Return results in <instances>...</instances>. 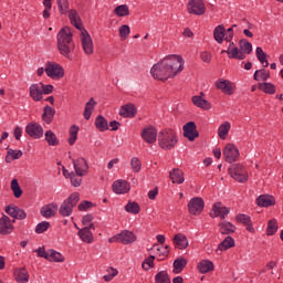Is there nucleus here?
Instances as JSON below:
<instances>
[{
    "label": "nucleus",
    "mask_w": 283,
    "mask_h": 283,
    "mask_svg": "<svg viewBox=\"0 0 283 283\" xmlns=\"http://www.w3.org/2000/svg\"><path fill=\"white\" fill-rule=\"evenodd\" d=\"M44 72L49 78H52L53 81H61L63 76H65V70L61 64L56 62H46Z\"/></svg>",
    "instance_id": "423d86ee"
},
{
    "label": "nucleus",
    "mask_w": 283,
    "mask_h": 283,
    "mask_svg": "<svg viewBox=\"0 0 283 283\" xmlns=\"http://www.w3.org/2000/svg\"><path fill=\"white\" fill-rule=\"evenodd\" d=\"M14 231V226L12 224V220L10 217L3 214L0 218V235H10Z\"/></svg>",
    "instance_id": "f3484780"
},
{
    "label": "nucleus",
    "mask_w": 283,
    "mask_h": 283,
    "mask_svg": "<svg viewBox=\"0 0 283 283\" xmlns=\"http://www.w3.org/2000/svg\"><path fill=\"white\" fill-rule=\"evenodd\" d=\"M124 209L126 213H132L133 216H138V213H140V205L136 201H128Z\"/></svg>",
    "instance_id": "4c0bfd02"
},
{
    "label": "nucleus",
    "mask_w": 283,
    "mask_h": 283,
    "mask_svg": "<svg viewBox=\"0 0 283 283\" xmlns=\"http://www.w3.org/2000/svg\"><path fill=\"white\" fill-rule=\"evenodd\" d=\"M78 126L72 125L69 130L70 137L67 138L69 145H74L78 138Z\"/></svg>",
    "instance_id": "49530a36"
},
{
    "label": "nucleus",
    "mask_w": 283,
    "mask_h": 283,
    "mask_svg": "<svg viewBox=\"0 0 283 283\" xmlns=\"http://www.w3.org/2000/svg\"><path fill=\"white\" fill-rule=\"evenodd\" d=\"M95 127L98 132H107L109 129V125L107 124V119L103 117V115H98L95 119Z\"/></svg>",
    "instance_id": "79ce46f5"
},
{
    "label": "nucleus",
    "mask_w": 283,
    "mask_h": 283,
    "mask_svg": "<svg viewBox=\"0 0 283 283\" xmlns=\"http://www.w3.org/2000/svg\"><path fill=\"white\" fill-rule=\"evenodd\" d=\"M72 163L75 174H80V176H87L90 171V165L87 164V160H85V158L80 157L77 159H73Z\"/></svg>",
    "instance_id": "4468645a"
},
{
    "label": "nucleus",
    "mask_w": 283,
    "mask_h": 283,
    "mask_svg": "<svg viewBox=\"0 0 283 283\" xmlns=\"http://www.w3.org/2000/svg\"><path fill=\"white\" fill-rule=\"evenodd\" d=\"M169 178L174 185H182L185 182V172L178 168H174L169 172Z\"/></svg>",
    "instance_id": "7c9ffc66"
},
{
    "label": "nucleus",
    "mask_w": 283,
    "mask_h": 283,
    "mask_svg": "<svg viewBox=\"0 0 283 283\" xmlns=\"http://www.w3.org/2000/svg\"><path fill=\"white\" fill-rule=\"evenodd\" d=\"M200 59L203 63H211L213 55L209 51H203L200 53Z\"/></svg>",
    "instance_id": "774afa93"
},
{
    "label": "nucleus",
    "mask_w": 283,
    "mask_h": 283,
    "mask_svg": "<svg viewBox=\"0 0 283 283\" xmlns=\"http://www.w3.org/2000/svg\"><path fill=\"white\" fill-rule=\"evenodd\" d=\"M227 29H224V25H218L213 30V38L217 43L222 44L224 43V39L227 36L226 34Z\"/></svg>",
    "instance_id": "f704fd0d"
},
{
    "label": "nucleus",
    "mask_w": 283,
    "mask_h": 283,
    "mask_svg": "<svg viewBox=\"0 0 283 283\" xmlns=\"http://www.w3.org/2000/svg\"><path fill=\"white\" fill-rule=\"evenodd\" d=\"M44 136L49 147H57V145L60 144L59 137H56V134H54V132L46 130Z\"/></svg>",
    "instance_id": "58836bf2"
},
{
    "label": "nucleus",
    "mask_w": 283,
    "mask_h": 283,
    "mask_svg": "<svg viewBox=\"0 0 283 283\" xmlns=\"http://www.w3.org/2000/svg\"><path fill=\"white\" fill-rule=\"evenodd\" d=\"M108 242H119L120 244H134L136 242V234L129 230H123L120 233L115 234L108 239Z\"/></svg>",
    "instance_id": "6e6552de"
},
{
    "label": "nucleus",
    "mask_w": 283,
    "mask_h": 283,
    "mask_svg": "<svg viewBox=\"0 0 283 283\" xmlns=\"http://www.w3.org/2000/svg\"><path fill=\"white\" fill-rule=\"evenodd\" d=\"M81 195L78 192L71 193L60 206L59 213L62 218H70L74 211V207L78 205Z\"/></svg>",
    "instance_id": "7ed1b4c3"
},
{
    "label": "nucleus",
    "mask_w": 283,
    "mask_h": 283,
    "mask_svg": "<svg viewBox=\"0 0 283 283\" xmlns=\"http://www.w3.org/2000/svg\"><path fill=\"white\" fill-rule=\"evenodd\" d=\"M192 104L196 107H199L200 109H203L206 112L211 109V104L209 101L205 99V94L202 92H201V96L200 95L192 96Z\"/></svg>",
    "instance_id": "aec40b11"
},
{
    "label": "nucleus",
    "mask_w": 283,
    "mask_h": 283,
    "mask_svg": "<svg viewBox=\"0 0 283 283\" xmlns=\"http://www.w3.org/2000/svg\"><path fill=\"white\" fill-rule=\"evenodd\" d=\"M275 233H277V221L275 219H271L268 222L266 235H275Z\"/></svg>",
    "instance_id": "6e6d98bb"
},
{
    "label": "nucleus",
    "mask_w": 283,
    "mask_h": 283,
    "mask_svg": "<svg viewBox=\"0 0 283 283\" xmlns=\"http://www.w3.org/2000/svg\"><path fill=\"white\" fill-rule=\"evenodd\" d=\"M49 262H65V256L55 250H49Z\"/></svg>",
    "instance_id": "3c124183"
},
{
    "label": "nucleus",
    "mask_w": 283,
    "mask_h": 283,
    "mask_svg": "<svg viewBox=\"0 0 283 283\" xmlns=\"http://www.w3.org/2000/svg\"><path fill=\"white\" fill-rule=\"evenodd\" d=\"M259 90L264 94L273 95L275 94V84L269 82L259 83Z\"/></svg>",
    "instance_id": "de8ad7c7"
},
{
    "label": "nucleus",
    "mask_w": 283,
    "mask_h": 283,
    "mask_svg": "<svg viewBox=\"0 0 283 283\" xmlns=\"http://www.w3.org/2000/svg\"><path fill=\"white\" fill-rule=\"evenodd\" d=\"M48 229H50V222L49 221H42L40 223L36 224L35 227V233H45V231H48Z\"/></svg>",
    "instance_id": "680f3d73"
},
{
    "label": "nucleus",
    "mask_w": 283,
    "mask_h": 283,
    "mask_svg": "<svg viewBox=\"0 0 283 283\" xmlns=\"http://www.w3.org/2000/svg\"><path fill=\"white\" fill-rule=\"evenodd\" d=\"M106 275L103 276V279L105 280V282H112L116 275H118V270L109 266L106 269Z\"/></svg>",
    "instance_id": "4d7b16f0"
},
{
    "label": "nucleus",
    "mask_w": 283,
    "mask_h": 283,
    "mask_svg": "<svg viewBox=\"0 0 283 283\" xmlns=\"http://www.w3.org/2000/svg\"><path fill=\"white\" fill-rule=\"evenodd\" d=\"M57 8L61 14H67L70 10V2L67 0H56Z\"/></svg>",
    "instance_id": "bf43d9fd"
},
{
    "label": "nucleus",
    "mask_w": 283,
    "mask_h": 283,
    "mask_svg": "<svg viewBox=\"0 0 283 283\" xmlns=\"http://www.w3.org/2000/svg\"><path fill=\"white\" fill-rule=\"evenodd\" d=\"M185 70V59L182 56L172 54L167 55L159 62L153 65L150 74L155 81H169V78H176L180 72Z\"/></svg>",
    "instance_id": "f257e3e1"
},
{
    "label": "nucleus",
    "mask_w": 283,
    "mask_h": 283,
    "mask_svg": "<svg viewBox=\"0 0 283 283\" xmlns=\"http://www.w3.org/2000/svg\"><path fill=\"white\" fill-rule=\"evenodd\" d=\"M29 94L32 101H35V103L43 101V91L41 88V84H32L29 88Z\"/></svg>",
    "instance_id": "393cba45"
},
{
    "label": "nucleus",
    "mask_w": 283,
    "mask_h": 283,
    "mask_svg": "<svg viewBox=\"0 0 283 283\" xmlns=\"http://www.w3.org/2000/svg\"><path fill=\"white\" fill-rule=\"evenodd\" d=\"M11 191H13L14 198H21V196H23V190L21 189V186H19V180L12 179Z\"/></svg>",
    "instance_id": "5fc2aeb1"
},
{
    "label": "nucleus",
    "mask_w": 283,
    "mask_h": 283,
    "mask_svg": "<svg viewBox=\"0 0 283 283\" xmlns=\"http://www.w3.org/2000/svg\"><path fill=\"white\" fill-rule=\"evenodd\" d=\"M155 283H171V279L167 271H160L155 275Z\"/></svg>",
    "instance_id": "603ef678"
},
{
    "label": "nucleus",
    "mask_w": 283,
    "mask_h": 283,
    "mask_svg": "<svg viewBox=\"0 0 283 283\" xmlns=\"http://www.w3.org/2000/svg\"><path fill=\"white\" fill-rule=\"evenodd\" d=\"M73 38L74 34L70 27H64L57 33V50L60 54L66 59H70V54H72L76 48Z\"/></svg>",
    "instance_id": "f03ea898"
},
{
    "label": "nucleus",
    "mask_w": 283,
    "mask_h": 283,
    "mask_svg": "<svg viewBox=\"0 0 283 283\" xmlns=\"http://www.w3.org/2000/svg\"><path fill=\"white\" fill-rule=\"evenodd\" d=\"M233 247H235V240L228 235L221 243H219L216 253L220 254L224 251H229V249H233Z\"/></svg>",
    "instance_id": "c85d7f7f"
},
{
    "label": "nucleus",
    "mask_w": 283,
    "mask_h": 283,
    "mask_svg": "<svg viewBox=\"0 0 283 283\" xmlns=\"http://www.w3.org/2000/svg\"><path fill=\"white\" fill-rule=\"evenodd\" d=\"M228 43V49L222 50L221 54H227L228 59H234L235 61H244L247 59V55L242 52L240 48H238V44L231 40Z\"/></svg>",
    "instance_id": "0eeeda50"
},
{
    "label": "nucleus",
    "mask_w": 283,
    "mask_h": 283,
    "mask_svg": "<svg viewBox=\"0 0 283 283\" xmlns=\"http://www.w3.org/2000/svg\"><path fill=\"white\" fill-rule=\"evenodd\" d=\"M174 273H182V270L187 266V259L178 258L174 261Z\"/></svg>",
    "instance_id": "37998d69"
},
{
    "label": "nucleus",
    "mask_w": 283,
    "mask_h": 283,
    "mask_svg": "<svg viewBox=\"0 0 283 283\" xmlns=\"http://www.w3.org/2000/svg\"><path fill=\"white\" fill-rule=\"evenodd\" d=\"M136 113L137 111L134 104H126L119 108V116H123V118H134Z\"/></svg>",
    "instance_id": "cd10ccee"
},
{
    "label": "nucleus",
    "mask_w": 283,
    "mask_h": 283,
    "mask_svg": "<svg viewBox=\"0 0 283 283\" xmlns=\"http://www.w3.org/2000/svg\"><path fill=\"white\" fill-rule=\"evenodd\" d=\"M130 166L134 174H140V169H143V164L140 163V159L138 157H133L130 159Z\"/></svg>",
    "instance_id": "13d9d810"
},
{
    "label": "nucleus",
    "mask_w": 283,
    "mask_h": 283,
    "mask_svg": "<svg viewBox=\"0 0 283 283\" xmlns=\"http://www.w3.org/2000/svg\"><path fill=\"white\" fill-rule=\"evenodd\" d=\"M142 138L148 145H154L158 138V130L155 127L145 128L142 133Z\"/></svg>",
    "instance_id": "6ab92c4d"
},
{
    "label": "nucleus",
    "mask_w": 283,
    "mask_h": 283,
    "mask_svg": "<svg viewBox=\"0 0 283 283\" xmlns=\"http://www.w3.org/2000/svg\"><path fill=\"white\" fill-rule=\"evenodd\" d=\"M81 43L84 53L87 56H92V54H94V41L92 40V35H90L85 29L81 31Z\"/></svg>",
    "instance_id": "1a4fd4ad"
},
{
    "label": "nucleus",
    "mask_w": 283,
    "mask_h": 283,
    "mask_svg": "<svg viewBox=\"0 0 283 283\" xmlns=\"http://www.w3.org/2000/svg\"><path fill=\"white\" fill-rule=\"evenodd\" d=\"M229 208L222 206L221 202H217L212 206L210 216L211 218H220L221 220H226L229 216Z\"/></svg>",
    "instance_id": "dca6fc26"
},
{
    "label": "nucleus",
    "mask_w": 283,
    "mask_h": 283,
    "mask_svg": "<svg viewBox=\"0 0 283 283\" xmlns=\"http://www.w3.org/2000/svg\"><path fill=\"white\" fill-rule=\"evenodd\" d=\"M217 90H220L223 94L231 96L233 94V86L229 80H218L214 83Z\"/></svg>",
    "instance_id": "b1692460"
},
{
    "label": "nucleus",
    "mask_w": 283,
    "mask_h": 283,
    "mask_svg": "<svg viewBox=\"0 0 283 283\" xmlns=\"http://www.w3.org/2000/svg\"><path fill=\"white\" fill-rule=\"evenodd\" d=\"M112 189H113L114 193H117L118 196H120L124 193H128V191H129V189H132V187L129 186V182H127L126 180L118 179L113 182Z\"/></svg>",
    "instance_id": "a211bd4d"
},
{
    "label": "nucleus",
    "mask_w": 283,
    "mask_h": 283,
    "mask_svg": "<svg viewBox=\"0 0 283 283\" xmlns=\"http://www.w3.org/2000/svg\"><path fill=\"white\" fill-rule=\"evenodd\" d=\"M94 107H96V101L92 97L85 105L84 108V118L85 120H90L92 118V112H94Z\"/></svg>",
    "instance_id": "ea45409f"
},
{
    "label": "nucleus",
    "mask_w": 283,
    "mask_h": 283,
    "mask_svg": "<svg viewBox=\"0 0 283 283\" xmlns=\"http://www.w3.org/2000/svg\"><path fill=\"white\" fill-rule=\"evenodd\" d=\"M223 158L226 163H237L238 158H240V149L235 144H227L223 149Z\"/></svg>",
    "instance_id": "9b49d317"
},
{
    "label": "nucleus",
    "mask_w": 283,
    "mask_h": 283,
    "mask_svg": "<svg viewBox=\"0 0 283 283\" xmlns=\"http://www.w3.org/2000/svg\"><path fill=\"white\" fill-rule=\"evenodd\" d=\"M92 220H94V216L92 214H86L83 217L82 219V224L84 227H88V229H93L95 230L96 228H94V224L92 223Z\"/></svg>",
    "instance_id": "0e129e2a"
},
{
    "label": "nucleus",
    "mask_w": 283,
    "mask_h": 283,
    "mask_svg": "<svg viewBox=\"0 0 283 283\" xmlns=\"http://www.w3.org/2000/svg\"><path fill=\"white\" fill-rule=\"evenodd\" d=\"M188 211L191 216H200L205 211V200L200 197H195L188 202Z\"/></svg>",
    "instance_id": "f8f14e48"
},
{
    "label": "nucleus",
    "mask_w": 283,
    "mask_h": 283,
    "mask_svg": "<svg viewBox=\"0 0 283 283\" xmlns=\"http://www.w3.org/2000/svg\"><path fill=\"white\" fill-rule=\"evenodd\" d=\"M197 269L199 273L205 274V273H211V271H214L216 266L209 260H201L198 263Z\"/></svg>",
    "instance_id": "72a5a7b5"
},
{
    "label": "nucleus",
    "mask_w": 283,
    "mask_h": 283,
    "mask_svg": "<svg viewBox=\"0 0 283 283\" xmlns=\"http://www.w3.org/2000/svg\"><path fill=\"white\" fill-rule=\"evenodd\" d=\"M21 156H23V151L9 148L6 156V163H12V160H19Z\"/></svg>",
    "instance_id": "c03bdc74"
},
{
    "label": "nucleus",
    "mask_w": 283,
    "mask_h": 283,
    "mask_svg": "<svg viewBox=\"0 0 283 283\" xmlns=\"http://www.w3.org/2000/svg\"><path fill=\"white\" fill-rule=\"evenodd\" d=\"M256 59L260 61L262 67L269 66V60H266V53H264V50H262L261 46L256 48Z\"/></svg>",
    "instance_id": "8fccbe9b"
},
{
    "label": "nucleus",
    "mask_w": 283,
    "mask_h": 283,
    "mask_svg": "<svg viewBox=\"0 0 283 283\" xmlns=\"http://www.w3.org/2000/svg\"><path fill=\"white\" fill-rule=\"evenodd\" d=\"M259 207H273L275 205V198L271 195H261L256 199Z\"/></svg>",
    "instance_id": "473e14b6"
},
{
    "label": "nucleus",
    "mask_w": 283,
    "mask_h": 283,
    "mask_svg": "<svg viewBox=\"0 0 283 283\" xmlns=\"http://www.w3.org/2000/svg\"><path fill=\"white\" fill-rule=\"evenodd\" d=\"M116 17H129V7L127 4H120L114 9Z\"/></svg>",
    "instance_id": "864d4df0"
},
{
    "label": "nucleus",
    "mask_w": 283,
    "mask_h": 283,
    "mask_svg": "<svg viewBox=\"0 0 283 283\" xmlns=\"http://www.w3.org/2000/svg\"><path fill=\"white\" fill-rule=\"evenodd\" d=\"M159 260H165L169 255V245L157 248Z\"/></svg>",
    "instance_id": "69168bd1"
},
{
    "label": "nucleus",
    "mask_w": 283,
    "mask_h": 283,
    "mask_svg": "<svg viewBox=\"0 0 283 283\" xmlns=\"http://www.w3.org/2000/svg\"><path fill=\"white\" fill-rule=\"evenodd\" d=\"M254 81H269L271 78V72L266 69L256 70L253 74Z\"/></svg>",
    "instance_id": "a19ab883"
},
{
    "label": "nucleus",
    "mask_w": 283,
    "mask_h": 283,
    "mask_svg": "<svg viewBox=\"0 0 283 283\" xmlns=\"http://www.w3.org/2000/svg\"><path fill=\"white\" fill-rule=\"evenodd\" d=\"M229 132H231V123L224 122L218 128V136L221 140H227V136H229Z\"/></svg>",
    "instance_id": "e433bc0d"
},
{
    "label": "nucleus",
    "mask_w": 283,
    "mask_h": 283,
    "mask_svg": "<svg viewBox=\"0 0 283 283\" xmlns=\"http://www.w3.org/2000/svg\"><path fill=\"white\" fill-rule=\"evenodd\" d=\"M132 30L129 29V25L124 24L119 27V36L122 41H126V39L129 38Z\"/></svg>",
    "instance_id": "052dcab7"
},
{
    "label": "nucleus",
    "mask_w": 283,
    "mask_h": 283,
    "mask_svg": "<svg viewBox=\"0 0 283 283\" xmlns=\"http://www.w3.org/2000/svg\"><path fill=\"white\" fill-rule=\"evenodd\" d=\"M229 175L235 180L237 182H249V171L242 164H234L229 169Z\"/></svg>",
    "instance_id": "39448f33"
},
{
    "label": "nucleus",
    "mask_w": 283,
    "mask_h": 283,
    "mask_svg": "<svg viewBox=\"0 0 283 283\" xmlns=\"http://www.w3.org/2000/svg\"><path fill=\"white\" fill-rule=\"evenodd\" d=\"M91 229L92 228L90 227H84L77 232L80 240H82V242H85V244H92V242H94V233H92Z\"/></svg>",
    "instance_id": "412c9836"
},
{
    "label": "nucleus",
    "mask_w": 283,
    "mask_h": 283,
    "mask_svg": "<svg viewBox=\"0 0 283 283\" xmlns=\"http://www.w3.org/2000/svg\"><path fill=\"white\" fill-rule=\"evenodd\" d=\"M55 114H56V109H54V107L50 105L44 106L43 114H42L43 123H45L46 125H51L52 122L54 120Z\"/></svg>",
    "instance_id": "bb28decb"
},
{
    "label": "nucleus",
    "mask_w": 283,
    "mask_h": 283,
    "mask_svg": "<svg viewBox=\"0 0 283 283\" xmlns=\"http://www.w3.org/2000/svg\"><path fill=\"white\" fill-rule=\"evenodd\" d=\"M67 14L74 28L83 32V22L81 21V15H78V11H76V9H71V10H67Z\"/></svg>",
    "instance_id": "5701e85b"
},
{
    "label": "nucleus",
    "mask_w": 283,
    "mask_h": 283,
    "mask_svg": "<svg viewBox=\"0 0 283 283\" xmlns=\"http://www.w3.org/2000/svg\"><path fill=\"white\" fill-rule=\"evenodd\" d=\"M6 213L10 216L11 218H17V213L19 211V207L17 206H7L4 209Z\"/></svg>",
    "instance_id": "338daca9"
},
{
    "label": "nucleus",
    "mask_w": 283,
    "mask_h": 283,
    "mask_svg": "<svg viewBox=\"0 0 283 283\" xmlns=\"http://www.w3.org/2000/svg\"><path fill=\"white\" fill-rule=\"evenodd\" d=\"M239 48L241 49V52H243L244 56L253 52V44H251V42H249L247 39L239 41Z\"/></svg>",
    "instance_id": "a18cd8bd"
},
{
    "label": "nucleus",
    "mask_w": 283,
    "mask_h": 283,
    "mask_svg": "<svg viewBox=\"0 0 283 283\" xmlns=\"http://www.w3.org/2000/svg\"><path fill=\"white\" fill-rule=\"evenodd\" d=\"M25 133L28 136L34 139L43 138V126H41V124L31 122L27 125Z\"/></svg>",
    "instance_id": "ddd939ff"
},
{
    "label": "nucleus",
    "mask_w": 283,
    "mask_h": 283,
    "mask_svg": "<svg viewBox=\"0 0 283 283\" xmlns=\"http://www.w3.org/2000/svg\"><path fill=\"white\" fill-rule=\"evenodd\" d=\"M83 176H85V175H81V174L74 172V171L69 174V178L71 180V185L73 187H81V185L83 182Z\"/></svg>",
    "instance_id": "09e8293b"
},
{
    "label": "nucleus",
    "mask_w": 283,
    "mask_h": 283,
    "mask_svg": "<svg viewBox=\"0 0 283 283\" xmlns=\"http://www.w3.org/2000/svg\"><path fill=\"white\" fill-rule=\"evenodd\" d=\"M156 260V256L150 255L143 262L142 266L144 271H149V269H154V261Z\"/></svg>",
    "instance_id": "e2e57ef3"
},
{
    "label": "nucleus",
    "mask_w": 283,
    "mask_h": 283,
    "mask_svg": "<svg viewBox=\"0 0 283 283\" xmlns=\"http://www.w3.org/2000/svg\"><path fill=\"white\" fill-rule=\"evenodd\" d=\"M235 220L237 222H240L241 224H243L247 231H249L250 233H255V228H253V223L251 222V217L247 214H238L235 217Z\"/></svg>",
    "instance_id": "c756f323"
},
{
    "label": "nucleus",
    "mask_w": 283,
    "mask_h": 283,
    "mask_svg": "<svg viewBox=\"0 0 283 283\" xmlns=\"http://www.w3.org/2000/svg\"><path fill=\"white\" fill-rule=\"evenodd\" d=\"M59 211V205L49 203L41 208L40 213L43 218H54Z\"/></svg>",
    "instance_id": "4be33fe9"
},
{
    "label": "nucleus",
    "mask_w": 283,
    "mask_h": 283,
    "mask_svg": "<svg viewBox=\"0 0 283 283\" xmlns=\"http://www.w3.org/2000/svg\"><path fill=\"white\" fill-rule=\"evenodd\" d=\"M187 10L189 14H195L196 17H202L207 12V7L202 0H189L187 4Z\"/></svg>",
    "instance_id": "9d476101"
},
{
    "label": "nucleus",
    "mask_w": 283,
    "mask_h": 283,
    "mask_svg": "<svg viewBox=\"0 0 283 283\" xmlns=\"http://www.w3.org/2000/svg\"><path fill=\"white\" fill-rule=\"evenodd\" d=\"M158 143L161 149H174L175 145H178V136L172 129L161 130L158 135Z\"/></svg>",
    "instance_id": "20e7f679"
},
{
    "label": "nucleus",
    "mask_w": 283,
    "mask_h": 283,
    "mask_svg": "<svg viewBox=\"0 0 283 283\" xmlns=\"http://www.w3.org/2000/svg\"><path fill=\"white\" fill-rule=\"evenodd\" d=\"M218 227L221 235H231V233H235L238 229L233 223L229 221L219 222Z\"/></svg>",
    "instance_id": "a878e982"
},
{
    "label": "nucleus",
    "mask_w": 283,
    "mask_h": 283,
    "mask_svg": "<svg viewBox=\"0 0 283 283\" xmlns=\"http://www.w3.org/2000/svg\"><path fill=\"white\" fill-rule=\"evenodd\" d=\"M174 243L177 249H180V251H185V249L189 247V240L187 239V235L182 233H178L174 237Z\"/></svg>",
    "instance_id": "2f4dec72"
},
{
    "label": "nucleus",
    "mask_w": 283,
    "mask_h": 283,
    "mask_svg": "<svg viewBox=\"0 0 283 283\" xmlns=\"http://www.w3.org/2000/svg\"><path fill=\"white\" fill-rule=\"evenodd\" d=\"M182 129H184V137L188 138V140H190L191 143H193V140H196V138L200 136V134L198 133V129H196L195 122H188L186 125H184Z\"/></svg>",
    "instance_id": "2eb2a0df"
},
{
    "label": "nucleus",
    "mask_w": 283,
    "mask_h": 283,
    "mask_svg": "<svg viewBox=\"0 0 283 283\" xmlns=\"http://www.w3.org/2000/svg\"><path fill=\"white\" fill-rule=\"evenodd\" d=\"M15 281L19 283L30 282V274L27 269H19L14 271Z\"/></svg>",
    "instance_id": "c9c22d12"
}]
</instances>
